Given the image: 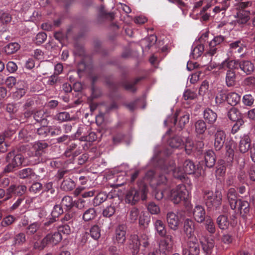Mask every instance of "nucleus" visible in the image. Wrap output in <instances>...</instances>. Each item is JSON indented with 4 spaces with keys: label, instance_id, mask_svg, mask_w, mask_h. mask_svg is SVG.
<instances>
[{
    "label": "nucleus",
    "instance_id": "nucleus-28",
    "mask_svg": "<svg viewBox=\"0 0 255 255\" xmlns=\"http://www.w3.org/2000/svg\"><path fill=\"white\" fill-rule=\"evenodd\" d=\"M193 216L197 222L202 223L205 218L204 208L201 205L196 206L193 210Z\"/></svg>",
    "mask_w": 255,
    "mask_h": 255
},
{
    "label": "nucleus",
    "instance_id": "nucleus-14",
    "mask_svg": "<svg viewBox=\"0 0 255 255\" xmlns=\"http://www.w3.org/2000/svg\"><path fill=\"white\" fill-rule=\"evenodd\" d=\"M26 187L24 185H11L6 191L5 200L10 199L12 196H21L26 191Z\"/></svg>",
    "mask_w": 255,
    "mask_h": 255
},
{
    "label": "nucleus",
    "instance_id": "nucleus-35",
    "mask_svg": "<svg viewBox=\"0 0 255 255\" xmlns=\"http://www.w3.org/2000/svg\"><path fill=\"white\" fill-rule=\"evenodd\" d=\"M241 96L236 92H231L227 94V102L231 106H236L240 103Z\"/></svg>",
    "mask_w": 255,
    "mask_h": 255
},
{
    "label": "nucleus",
    "instance_id": "nucleus-27",
    "mask_svg": "<svg viewBox=\"0 0 255 255\" xmlns=\"http://www.w3.org/2000/svg\"><path fill=\"white\" fill-rule=\"evenodd\" d=\"M44 238L47 245H55L62 240V237L60 232H55L53 233L48 234Z\"/></svg>",
    "mask_w": 255,
    "mask_h": 255
},
{
    "label": "nucleus",
    "instance_id": "nucleus-6",
    "mask_svg": "<svg viewBox=\"0 0 255 255\" xmlns=\"http://www.w3.org/2000/svg\"><path fill=\"white\" fill-rule=\"evenodd\" d=\"M216 2L217 5L214 7L211 4H207L202 8L200 12L202 21H207L210 17H214L216 14L226 10L222 2L217 1V0Z\"/></svg>",
    "mask_w": 255,
    "mask_h": 255
},
{
    "label": "nucleus",
    "instance_id": "nucleus-20",
    "mask_svg": "<svg viewBox=\"0 0 255 255\" xmlns=\"http://www.w3.org/2000/svg\"><path fill=\"white\" fill-rule=\"evenodd\" d=\"M31 126H27L22 128L19 132L18 138L23 142H28L33 139L34 132Z\"/></svg>",
    "mask_w": 255,
    "mask_h": 255
},
{
    "label": "nucleus",
    "instance_id": "nucleus-63",
    "mask_svg": "<svg viewBox=\"0 0 255 255\" xmlns=\"http://www.w3.org/2000/svg\"><path fill=\"white\" fill-rule=\"evenodd\" d=\"M63 209L59 205H55L51 212V216L54 218H57L59 215L63 213Z\"/></svg>",
    "mask_w": 255,
    "mask_h": 255
},
{
    "label": "nucleus",
    "instance_id": "nucleus-59",
    "mask_svg": "<svg viewBox=\"0 0 255 255\" xmlns=\"http://www.w3.org/2000/svg\"><path fill=\"white\" fill-rule=\"evenodd\" d=\"M47 245V243L44 238L41 241H36L33 243L34 249L38 250H42Z\"/></svg>",
    "mask_w": 255,
    "mask_h": 255
},
{
    "label": "nucleus",
    "instance_id": "nucleus-49",
    "mask_svg": "<svg viewBox=\"0 0 255 255\" xmlns=\"http://www.w3.org/2000/svg\"><path fill=\"white\" fill-rule=\"evenodd\" d=\"M61 205L66 207L68 209H71L74 206L75 203L71 197L69 196H64L61 201Z\"/></svg>",
    "mask_w": 255,
    "mask_h": 255
},
{
    "label": "nucleus",
    "instance_id": "nucleus-2",
    "mask_svg": "<svg viewBox=\"0 0 255 255\" xmlns=\"http://www.w3.org/2000/svg\"><path fill=\"white\" fill-rule=\"evenodd\" d=\"M169 197L174 204L186 203L188 202L190 194L185 185L179 184L172 190H169Z\"/></svg>",
    "mask_w": 255,
    "mask_h": 255
},
{
    "label": "nucleus",
    "instance_id": "nucleus-3",
    "mask_svg": "<svg viewBox=\"0 0 255 255\" xmlns=\"http://www.w3.org/2000/svg\"><path fill=\"white\" fill-rule=\"evenodd\" d=\"M231 62L230 58L225 59L220 65H219V70H227L225 77L226 84L228 87L234 86L236 83L237 76L235 70H237L231 66Z\"/></svg>",
    "mask_w": 255,
    "mask_h": 255
},
{
    "label": "nucleus",
    "instance_id": "nucleus-60",
    "mask_svg": "<svg viewBox=\"0 0 255 255\" xmlns=\"http://www.w3.org/2000/svg\"><path fill=\"white\" fill-rule=\"evenodd\" d=\"M47 35L45 32H39L36 36L35 42L39 45L45 41Z\"/></svg>",
    "mask_w": 255,
    "mask_h": 255
},
{
    "label": "nucleus",
    "instance_id": "nucleus-58",
    "mask_svg": "<svg viewBox=\"0 0 255 255\" xmlns=\"http://www.w3.org/2000/svg\"><path fill=\"white\" fill-rule=\"evenodd\" d=\"M148 211L152 214H158L159 213L160 210L158 205L153 202H151L147 206Z\"/></svg>",
    "mask_w": 255,
    "mask_h": 255
},
{
    "label": "nucleus",
    "instance_id": "nucleus-44",
    "mask_svg": "<svg viewBox=\"0 0 255 255\" xmlns=\"http://www.w3.org/2000/svg\"><path fill=\"white\" fill-rule=\"evenodd\" d=\"M205 227L206 230L209 233L213 234L215 233V225L213 222V220L210 217H207L205 219Z\"/></svg>",
    "mask_w": 255,
    "mask_h": 255
},
{
    "label": "nucleus",
    "instance_id": "nucleus-10",
    "mask_svg": "<svg viewBox=\"0 0 255 255\" xmlns=\"http://www.w3.org/2000/svg\"><path fill=\"white\" fill-rule=\"evenodd\" d=\"M205 198L206 205L208 208L215 207L217 208L221 204L222 193L218 190L216 191L214 193L212 191H206Z\"/></svg>",
    "mask_w": 255,
    "mask_h": 255
},
{
    "label": "nucleus",
    "instance_id": "nucleus-15",
    "mask_svg": "<svg viewBox=\"0 0 255 255\" xmlns=\"http://www.w3.org/2000/svg\"><path fill=\"white\" fill-rule=\"evenodd\" d=\"M173 244V237L171 235L165 236V239L161 240L159 244V248L161 252L164 254L169 252L172 248Z\"/></svg>",
    "mask_w": 255,
    "mask_h": 255
},
{
    "label": "nucleus",
    "instance_id": "nucleus-56",
    "mask_svg": "<svg viewBox=\"0 0 255 255\" xmlns=\"http://www.w3.org/2000/svg\"><path fill=\"white\" fill-rule=\"evenodd\" d=\"M116 204H112L106 208L103 211V215L106 217H110L114 215L116 211L115 205Z\"/></svg>",
    "mask_w": 255,
    "mask_h": 255
},
{
    "label": "nucleus",
    "instance_id": "nucleus-24",
    "mask_svg": "<svg viewBox=\"0 0 255 255\" xmlns=\"http://www.w3.org/2000/svg\"><path fill=\"white\" fill-rule=\"evenodd\" d=\"M226 134L223 130H217L215 135L214 146L218 151L223 146L225 141Z\"/></svg>",
    "mask_w": 255,
    "mask_h": 255
},
{
    "label": "nucleus",
    "instance_id": "nucleus-29",
    "mask_svg": "<svg viewBox=\"0 0 255 255\" xmlns=\"http://www.w3.org/2000/svg\"><path fill=\"white\" fill-rule=\"evenodd\" d=\"M184 232L188 239L195 237L194 232V222L190 219H186L184 224Z\"/></svg>",
    "mask_w": 255,
    "mask_h": 255
},
{
    "label": "nucleus",
    "instance_id": "nucleus-41",
    "mask_svg": "<svg viewBox=\"0 0 255 255\" xmlns=\"http://www.w3.org/2000/svg\"><path fill=\"white\" fill-rule=\"evenodd\" d=\"M20 48V45L16 42H11L4 47L5 52L8 55L12 54L16 52Z\"/></svg>",
    "mask_w": 255,
    "mask_h": 255
},
{
    "label": "nucleus",
    "instance_id": "nucleus-36",
    "mask_svg": "<svg viewBox=\"0 0 255 255\" xmlns=\"http://www.w3.org/2000/svg\"><path fill=\"white\" fill-rule=\"evenodd\" d=\"M217 223L221 230H226L230 225V221L225 215H220L217 219Z\"/></svg>",
    "mask_w": 255,
    "mask_h": 255
},
{
    "label": "nucleus",
    "instance_id": "nucleus-55",
    "mask_svg": "<svg viewBox=\"0 0 255 255\" xmlns=\"http://www.w3.org/2000/svg\"><path fill=\"white\" fill-rule=\"evenodd\" d=\"M97 138V135L95 132L90 131L88 135L81 136L80 140L88 142H93Z\"/></svg>",
    "mask_w": 255,
    "mask_h": 255
},
{
    "label": "nucleus",
    "instance_id": "nucleus-18",
    "mask_svg": "<svg viewBox=\"0 0 255 255\" xmlns=\"http://www.w3.org/2000/svg\"><path fill=\"white\" fill-rule=\"evenodd\" d=\"M126 240V228L123 225L119 226L115 231L114 241L115 244L122 245L124 244Z\"/></svg>",
    "mask_w": 255,
    "mask_h": 255
},
{
    "label": "nucleus",
    "instance_id": "nucleus-11",
    "mask_svg": "<svg viewBox=\"0 0 255 255\" xmlns=\"http://www.w3.org/2000/svg\"><path fill=\"white\" fill-rule=\"evenodd\" d=\"M106 200H110L112 204H118L120 202V197L116 191H111L108 194L105 192L99 193L94 198V203L96 205H100Z\"/></svg>",
    "mask_w": 255,
    "mask_h": 255
},
{
    "label": "nucleus",
    "instance_id": "nucleus-48",
    "mask_svg": "<svg viewBox=\"0 0 255 255\" xmlns=\"http://www.w3.org/2000/svg\"><path fill=\"white\" fill-rule=\"evenodd\" d=\"M139 216L138 209L135 207H133L129 212L128 220L131 223H135Z\"/></svg>",
    "mask_w": 255,
    "mask_h": 255
},
{
    "label": "nucleus",
    "instance_id": "nucleus-21",
    "mask_svg": "<svg viewBox=\"0 0 255 255\" xmlns=\"http://www.w3.org/2000/svg\"><path fill=\"white\" fill-rule=\"evenodd\" d=\"M200 240L204 253L206 255H210L214 248V240L207 237H203Z\"/></svg>",
    "mask_w": 255,
    "mask_h": 255
},
{
    "label": "nucleus",
    "instance_id": "nucleus-25",
    "mask_svg": "<svg viewBox=\"0 0 255 255\" xmlns=\"http://www.w3.org/2000/svg\"><path fill=\"white\" fill-rule=\"evenodd\" d=\"M251 147V139L247 134H244L241 137L239 143V150L242 153L247 152Z\"/></svg>",
    "mask_w": 255,
    "mask_h": 255
},
{
    "label": "nucleus",
    "instance_id": "nucleus-45",
    "mask_svg": "<svg viewBox=\"0 0 255 255\" xmlns=\"http://www.w3.org/2000/svg\"><path fill=\"white\" fill-rule=\"evenodd\" d=\"M96 216V212L94 208H89L83 214V219L85 221L94 219Z\"/></svg>",
    "mask_w": 255,
    "mask_h": 255
},
{
    "label": "nucleus",
    "instance_id": "nucleus-23",
    "mask_svg": "<svg viewBox=\"0 0 255 255\" xmlns=\"http://www.w3.org/2000/svg\"><path fill=\"white\" fill-rule=\"evenodd\" d=\"M250 10H238L235 20L236 23L239 25L246 24L250 18Z\"/></svg>",
    "mask_w": 255,
    "mask_h": 255
},
{
    "label": "nucleus",
    "instance_id": "nucleus-50",
    "mask_svg": "<svg viewBox=\"0 0 255 255\" xmlns=\"http://www.w3.org/2000/svg\"><path fill=\"white\" fill-rule=\"evenodd\" d=\"M190 115L188 113H185L180 117L177 126L182 129L185 125L189 122Z\"/></svg>",
    "mask_w": 255,
    "mask_h": 255
},
{
    "label": "nucleus",
    "instance_id": "nucleus-39",
    "mask_svg": "<svg viewBox=\"0 0 255 255\" xmlns=\"http://www.w3.org/2000/svg\"><path fill=\"white\" fill-rule=\"evenodd\" d=\"M249 203L246 201L239 200L237 208L240 211L241 214H246L249 212Z\"/></svg>",
    "mask_w": 255,
    "mask_h": 255
},
{
    "label": "nucleus",
    "instance_id": "nucleus-32",
    "mask_svg": "<svg viewBox=\"0 0 255 255\" xmlns=\"http://www.w3.org/2000/svg\"><path fill=\"white\" fill-rule=\"evenodd\" d=\"M153 225L155 230L160 237H163L166 236L165 226L162 221L157 219L154 221Z\"/></svg>",
    "mask_w": 255,
    "mask_h": 255
},
{
    "label": "nucleus",
    "instance_id": "nucleus-9",
    "mask_svg": "<svg viewBox=\"0 0 255 255\" xmlns=\"http://www.w3.org/2000/svg\"><path fill=\"white\" fill-rule=\"evenodd\" d=\"M185 166L183 170L180 171V174L176 173V171L174 172V177L182 180L185 178V174H197L196 176H199L198 171H199V175H201L202 171L198 167L196 168L195 163L192 160H186L185 162Z\"/></svg>",
    "mask_w": 255,
    "mask_h": 255
},
{
    "label": "nucleus",
    "instance_id": "nucleus-37",
    "mask_svg": "<svg viewBox=\"0 0 255 255\" xmlns=\"http://www.w3.org/2000/svg\"><path fill=\"white\" fill-rule=\"evenodd\" d=\"M228 117L230 120L236 122L243 120L240 111L235 107H232L228 112Z\"/></svg>",
    "mask_w": 255,
    "mask_h": 255
},
{
    "label": "nucleus",
    "instance_id": "nucleus-1",
    "mask_svg": "<svg viewBox=\"0 0 255 255\" xmlns=\"http://www.w3.org/2000/svg\"><path fill=\"white\" fill-rule=\"evenodd\" d=\"M148 193L147 187L146 185L140 186L139 189L130 188L128 190L126 194L125 202L130 205H135L140 199L145 200Z\"/></svg>",
    "mask_w": 255,
    "mask_h": 255
},
{
    "label": "nucleus",
    "instance_id": "nucleus-8",
    "mask_svg": "<svg viewBox=\"0 0 255 255\" xmlns=\"http://www.w3.org/2000/svg\"><path fill=\"white\" fill-rule=\"evenodd\" d=\"M232 67L237 70L240 69L246 75L251 74L255 69L254 64L249 60H241L240 59H232L230 58Z\"/></svg>",
    "mask_w": 255,
    "mask_h": 255
},
{
    "label": "nucleus",
    "instance_id": "nucleus-19",
    "mask_svg": "<svg viewBox=\"0 0 255 255\" xmlns=\"http://www.w3.org/2000/svg\"><path fill=\"white\" fill-rule=\"evenodd\" d=\"M166 221L168 227L172 230L176 231L178 229L180 219L177 215L173 212H168L166 215Z\"/></svg>",
    "mask_w": 255,
    "mask_h": 255
},
{
    "label": "nucleus",
    "instance_id": "nucleus-57",
    "mask_svg": "<svg viewBox=\"0 0 255 255\" xmlns=\"http://www.w3.org/2000/svg\"><path fill=\"white\" fill-rule=\"evenodd\" d=\"M253 3L250 1L240 2L237 5V9L238 10H250L249 8L252 6Z\"/></svg>",
    "mask_w": 255,
    "mask_h": 255
},
{
    "label": "nucleus",
    "instance_id": "nucleus-12",
    "mask_svg": "<svg viewBox=\"0 0 255 255\" xmlns=\"http://www.w3.org/2000/svg\"><path fill=\"white\" fill-rule=\"evenodd\" d=\"M225 37L219 35L215 36L214 38L209 43L208 48L206 50L205 55L213 56L218 51L221 47V44L225 41Z\"/></svg>",
    "mask_w": 255,
    "mask_h": 255
},
{
    "label": "nucleus",
    "instance_id": "nucleus-46",
    "mask_svg": "<svg viewBox=\"0 0 255 255\" xmlns=\"http://www.w3.org/2000/svg\"><path fill=\"white\" fill-rule=\"evenodd\" d=\"M21 164V160H18V161L16 160H11V162H9L4 169V171L5 172H11L16 169Z\"/></svg>",
    "mask_w": 255,
    "mask_h": 255
},
{
    "label": "nucleus",
    "instance_id": "nucleus-16",
    "mask_svg": "<svg viewBox=\"0 0 255 255\" xmlns=\"http://www.w3.org/2000/svg\"><path fill=\"white\" fill-rule=\"evenodd\" d=\"M48 146V144L44 141H38L34 142L32 144V149H33L34 153H31V156L40 157L45 153V150ZM29 152V151H27V154L30 156L31 155Z\"/></svg>",
    "mask_w": 255,
    "mask_h": 255
},
{
    "label": "nucleus",
    "instance_id": "nucleus-31",
    "mask_svg": "<svg viewBox=\"0 0 255 255\" xmlns=\"http://www.w3.org/2000/svg\"><path fill=\"white\" fill-rule=\"evenodd\" d=\"M168 144L172 148H181L184 146V142L181 137L175 136L170 137L167 141Z\"/></svg>",
    "mask_w": 255,
    "mask_h": 255
},
{
    "label": "nucleus",
    "instance_id": "nucleus-40",
    "mask_svg": "<svg viewBox=\"0 0 255 255\" xmlns=\"http://www.w3.org/2000/svg\"><path fill=\"white\" fill-rule=\"evenodd\" d=\"M204 50V46L203 44H198L192 50L190 57L193 59H197L202 55Z\"/></svg>",
    "mask_w": 255,
    "mask_h": 255
},
{
    "label": "nucleus",
    "instance_id": "nucleus-64",
    "mask_svg": "<svg viewBox=\"0 0 255 255\" xmlns=\"http://www.w3.org/2000/svg\"><path fill=\"white\" fill-rule=\"evenodd\" d=\"M243 83L246 86L255 88V77L253 76L248 77L244 80Z\"/></svg>",
    "mask_w": 255,
    "mask_h": 255
},
{
    "label": "nucleus",
    "instance_id": "nucleus-53",
    "mask_svg": "<svg viewBox=\"0 0 255 255\" xmlns=\"http://www.w3.org/2000/svg\"><path fill=\"white\" fill-rule=\"evenodd\" d=\"M150 221V217L148 216L145 215L144 214H141L139 216V224L143 228L147 227Z\"/></svg>",
    "mask_w": 255,
    "mask_h": 255
},
{
    "label": "nucleus",
    "instance_id": "nucleus-13",
    "mask_svg": "<svg viewBox=\"0 0 255 255\" xmlns=\"http://www.w3.org/2000/svg\"><path fill=\"white\" fill-rule=\"evenodd\" d=\"M187 247L183 249V255H198L200 253V245L196 237L188 239Z\"/></svg>",
    "mask_w": 255,
    "mask_h": 255
},
{
    "label": "nucleus",
    "instance_id": "nucleus-54",
    "mask_svg": "<svg viewBox=\"0 0 255 255\" xmlns=\"http://www.w3.org/2000/svg\"><path fill=\"white\" fill-rule=\"evenodd\" d=\"M99 16L101 18H110L112 20L114 18L113 13L107 12L104 9L103 5H101L99 7Z\"/></svg>",
    "mask_w": 255,
    "mask_h": 255
},
{
    "label": "nucleus",
    "instance_id": "nucleus-17",
    "mask_svg": "<svg viewBox=\"0 0 255 255\" xmlns=\"http://www.w3.org/2000/svg\"><path fill=\"white\" fill-rule=\"evenodd\" d=\"M172 150L168 147L156 146L154 150V153L151 159H164L172 153Z\"/></svg>",
    "mask_w": 255,
    "mask_h": 255
},
{
    "label": "nucleus",
    "instance_id": "nucleus-34",
    "mask_svg": "<svg viewBox=\"0 0 255 255\" xmlns=\"http://www.w3.org/2000/svg\"><path fill=\"white\" fill-rule=\"evenodd\" d=\"M181 148H184L183 151L188 155L194 154L197 150L193 142L189 139L186 140L185 144Z\"/></svg>",
    "mask_w": 255,
    "mask_h": 255
},
{
    "label": "nucleus",
    "instance_id": "nucleus-42",
    "mask_svg": "<svg viewBox=\"0 0 255 255\" xmlns=\"http://www.w3.org/2000/svg\"><path fill=\"white\" fill-rule=\"evenodd\" d=\"M54 119L60 123L71 121L70 114L67 112H61L56 114L54 116Z\"/></svg>",
    "mask_w": 255,
    "mask_h": 255
},
{
    "label": "nucleus",
    "instance_id": "nucleus-7",
    "mask_svg": "<svg viewBox=\"0 0 255 255\" xmlns=\"http://www.w3.org/2000/svg\"><path fill=\"white\" fill-rule=\"evenodd\" d=\"M144 77L143 76L138 77L135 78L131 81H125L122 82L121 83H117L114 82H111L107 81V83L109 87L113 91L116 90L120 85H121L126 90L131 91L132 92H135L137 90L136 85L140 81L144 79Z\"/></svg>",
    "mask_w": 255,
    "mask_h": 255
},
{
    "label": "nucleus",
    "instance_id": "nucleus-4",
    "mask_svg": "<svg viewBox=\"0 0 255 255\" xmlns=\"http://www.w3.org/2000/svg\"><path fill=\"white\" fill-rule=\"evenodd\" d=\"M229 48L227 51V58L235 59L236 56L244 58L246 54L244 53L246 45L243 40L239 39L231 41L229 44Z\"/></svg>",
    "mask_w": 255,
    "mask_h": 255
},
{
    "label": "nucleus",
    "instance_id": "nucleus-62",
    "mask_svg": "<svg viewBox=\"0 0 255 255\" xmlns=\"http://www.w3.org/2000/svg\"><path fill=\"white\" fill-rule=\"evenodd\" d=\"M197 97V94L194 92L191 91L190 90H186L183 94V99L185 100H191L195 99Z\"/></svg>",
    "mask_w": 255,
    "mask_h": 255
},
{
    "label": "nucleus",
    "instance_id": "nucleus-26",
    "mask_svg": "<svg viewBox=\"0 0 255 255\" xmlns=\"http://www.w3.org/2000/svg\"><path fill=\"white\" fill-rule=\"evenodd\" d=\"M227 196L231 208L233 210L236 209L239 200L236 190L233 188L229 189Z\"/></svg>",
    "mask_w": 255,
    "mask_h": 255
},
{
    "label": "nucleus",
    "instance_id": "nucleus-52",
    "mask_svg": "<svg viewBox=\"0 0 255 255\" xmlns=\"http://www.w3.org/2000/svg\"><path fill=\"white\" fill-rule=\"evenodd\" d=\"M40 228V224L37 222L30 224L26 229V234L32 235L35 233Z\"/></svg>",
    "mask_w": 255,
    "mask_h": 255
},
{
    "label": "nucleus",
    "instance_id": "nucleus-47",
    "mask_svg": "<svg viewBox=\"0 0 255 255\" xmlns=\"http://www.w3.org/2000/svg\"><path fill=\"white\" fill-rule=\"evenodd\" d=\"M75 186V182L70 178L64 180L61 184V188L65 191H71Z\"/></svg>",
    "mask_w": 255,
    "mask_h": 255
},
{
    "label": "nucleus",
    "instance_id": "nucleus-33",
    "mask_svg": "<svg viewBox=\"0 0 255 255\" xmlns=\"http://www.w3.org/2000/svg\"><path fill=\"white\" fill-rule=\"evenodd\" d=\"M19 176L21 179H28L30 181L34 180L36 178V175L30 168H25L19 172Z\"/></svg>",
    "mask_w": 255,
    "mask_h": 255
},
{
    "label": "nucleus",
    "instance_id": "nucleus-38",
    "mask_svg": "<svg viewBox=\"0 0 255 255\" xmlns=\"http://www.w3.org/2000/svg\"><path fill=\"white\" fill-rule=\"evenodd\" d=\"M195 128L198 135H203L207 129L206 124L203 120H199L195 123Z\"/></svg>",
    "mask_w": 255,
    "mask_h": 255
},
{
    "label": "nucleus",
    "instance_id": "nucleus-43",
    "mask_svg": "<svg viewBox=\"0 0 255 255\" xmlns=\"http://www.w3.org/2000/svg\"><path fill=\"white\" fill-rule=\"evenodd\" d=\"M90 236L95 240H98L101 237V229L98 225H95L90 229Z\"/></svg>",
    "mask_w": 255,
    "mask_h": 255
},
{
    "label": "nucleus",
    "instance_id": "nucleus-30",
    "mask_svg": "<svg viewBox=\"0 0 255 255\" xmlns=\"http://www.w3.org/2000/svg\"><path fill=\"white\" fill-rule=\"evenodd\" d=\"M203 117L208 124L212 125L216 121L217 114L211 109L207 108L204 111Z\"/></svg>",
    "mask_w": 255,
    "mask_h": 255
},
{
    "label": "nucleus",
    "instance_id": "nucleus-22",
    "mask_svg": "<svg viewBox=\"0 0 255 255\" xmlns=\"http://www.w3.org/2000/svg\"><path fill=\"white\" fill-rule=\"evenodd\" d=\"M27 90V87L25 82L19 81L16 85V91L13 92L12 96L15 99H19L26 94Z\"/></svg>",
    "mask_w": 255,
    "mask_h": 255
},
{
    "label": "nucleus",
    "instance_id": "nucleus-61",
    "mask_svg": "<svg viewBox=\"0 0 255 255\" xmlns=\"http://www.w3.org/2000/svg\"><path fill=\"white\" fill-rule=\"evenodd\" d=\"M226 100L227 101V95L222 91H220L216 96V103L217 104H221Z\"/></svg>",
    "mask_w": 255,
    "mask_h": 255
},
{
    "label": "nucleus",
    "instance_id": "nucleus-5",
    "mask_svg": "<svg viewBox=\"0 0 255 255\" xmlns=\"http://www.w3.org/2000/svg\"><path fill=\"white\" fill-rule=\"evenodd\" d=\"M148 235L146 234H142L140 237L137 235H131L128 244V248L133 255H136L139 250V247L141 243L145 248L147 247L148 245Z\"/></svg>",
    "mask_w": 255,
    "mask_h": 255
},
{
    "label": "nucleus",
    "instance_id": "nucleus-51",
    "mask_svg": "<svg viewBox=\"0 0 255 255\" xmlns=\"http://www.w3.org/2000/svg\"><path fill=\"white\" fill-rule=\"evenodd\" d=\"M242 101L245 105L251 107L254 103L255 98L251 94H246L243 96Z\"/></svg>",
    "mask_w": 255,
    "mask_h": 255
}]
</instances>
